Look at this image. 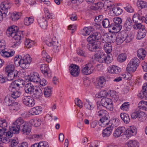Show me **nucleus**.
Instances as JSON below:
<instances>
[{"instance_id": "72a5a7b5", "label": "nucleus", "mask_w": 147, "mask_h": 147, "mask_svg": "<svg viewBox=\"0 0 147 147\" xmlns=\"http://www.w3.org/2000/svg\"><path fill=\"white\" fill-rule=\"evenodd\" d=\"M100 40L101 42L105 44L110 43L109 36L107 34H105L100 38Z\"/></svg>"}, {"instance_id": "a19ab883", "label": "nucleus", "mask_w": 147, "mask_h": 147, "mask_svg": "<svg viewBox=\"0 0 147 147\" xmlns=\"http://www.w3.org/2000/svg\"><path fill=\"white\" fill-rule=\"evenodd\" d=\"M102 26L105 28H111V24H110L109 20L108 18H105L102 22Z\"/></svg>"}, {"instance_id": "423d86ee", "label": "nucleus", "mask_w": 147, "mask_h": 147, "mask_svg": "<svg viewBox=\"0 0 147 147\" xmlns=\"http://www.w3.org/2000/svg\"><path fill=\"white\" fill-rule=\"evenodd\" d=\"M11 133L9 131L6 132L0 129V141L3 143H8L11 137Z\"/></svg>"}, {"instance_id": "79ce46f5", "label": "nucleus", "mask_w": 147, "mask_h": 147, "mask_svg": "<svg viewBox=\"0 0 147 147\" xmlns=\"http://www.w3.org/2000/svg\"><path fill=\"white\" fill-rule=\"evenodd\" d=\"M112 11L116 16H117L121 14L123 12L121 8L118 7H115L112 8Z\"/></svg>"}, {"instance_id": "8fccbe9b", "label": "nucleus", "mask_w": 147, "mask_h": 147, "mask_svg": "<svg viewBox=\"0 0 147 147\" xmlns=\"http://www.w3.org/2000/svg\"><path fill=\"white\" fill-rule=\"evenodd\" d=\"M16 125H17L18 126L21 127V126L25 123L24 120L21 117H19L14 122H13Z\"/></svg>"}, {"instance_id": "bf43d9fd", "label": "nucleus", "mask_w": 147, "mask_h": 147, "mask_svg": "<svg viewBox=\"0 0 147 147\" xmlns=\"http://www.w3.org/2000/svg\"><path fill=\"white\" fill-rule=\"evenodd\" d=\"M9 139L10 140L9 142H10L9 147H16L17 146L18 144V140L14 139L11 140L10 139Z\"/></svg>"}, {"instance_id": "f03ea898", "label": "nucleus", "mask_w": 147, "mask_h": 147, "mask_svg": "<svg viewBox=\"0 0 147 147\" xmlns=\"http://www.w3.org/2000/svg\"><path fill=\"white\" fill-rule=\"evenodd\" d=\"M126 129L124 127H119L115 130L113 134V136L115 138L120 136L122 134L125 133L129 137L135 135L137 133V130L134 127H130Z\"/></svg>"}, {"instance_id": "bb28decb", "label": "nucleus", "mask_w": 147, "mask_h": 147, "mask_svg": "<svg viewBox=\"0 0 147 147\" xmlns=\"http://www.w3.org/2000/svg\"><path fill=\"white\" fill-rule=\"evenodd\" d=\"M109 72L111 74H118L121 71V68L117 66L113 65L109 67Z\"/></svg>"}, {"instance_id": "052dcab7", "label": "nucleus", "mask_w": 147, "mask_h": 147, "mask_svg": "<svg viewBox=\"0 0 147 147\" xmlns=\"http://www.w3.org/2000/svg\"><path fill=\"white\" fill-rule=\"evenodd\" d=\"M24 43L26 47L29 48L32 46V45L33 44V42L32 40L29 39H26V41H25Z\"/></svg>"}, {"instance_id": "4d7b16f0", "label": "nucleus", "mask_w": 147, "mask_h": 147, "mask_svg": "<svg viewBox=\"0 0 147 147\" xmlns=\"http://www.w3.org/2000/svg\"><path fill=\"white\" fill-rule=\"evenodd\" d=\"M11 106V108L12 110L17 111L19 109V105L17 102H13Z\"/></svg>"}, {"instance_id": "2f4dec72", "label": "nucleus", "mask_w": 147, "mask_h": 147, "mask_svg": "<svg viewBox=\"0 0 147 147\" xmlns=\"http://www.w3.org/2000/svg\"><path fill=\"white\" fill-rule=\"evenodd\" d=\"M14 99L12 96L7 95L4 99L5 103L7 106H11L14 102Z\"/></svg>"}, {"instance_id": "c9c22d12", "label": "nucleus", "mask_w": 147, "mask_h": 147, "mask_svg": "<svg viewBox=\"0 0 147 147\" xmlns=\"http://www.w3.org/2000/svg\"><path fill=\"white\" fill-rule=\"evenodd\" d=\"M146 31L145 29L139 30L137 35L136 38L140 40L144 38L146 36Z\"/></svg>"}, {"instance_id": "473e14b6", "label": "nucleus", "mask_w": 147, "mask_h": 147, "mask_svg": "<svg viewBox=\"0 0 147 147\" xmlns=\"http://www.w3.org/2000/svg\"><path fill=\"white\" fill-rule=\"evenodd\" d=\"M121 24L113 23L111 24V28L113 30H115L116 32H119L122 28Z\"/></svg>"}, {"instance_id": "c03bdc74", "label": "nucleus", "mask_w": 147, "mask_h": 147, "mask_svg": "<svg viewBox=\"0 0 147 147\" xmlns=\"http://www.w3.org/2000/svg\"><path fill=\"white\" fill-rule=\"evenodd\" d=\"M30 124L35 127H38L40 126L41 123V120L40 119L34 120L32 119L30 121Z\"/></svg>"}, {"instance_id": "4c0bfd02", "label": "nucleus", "mask_w": 147, "mask_h": 147, "mask_svg": "<svg viewBox=\"0 0 147 147\" xmlns=\"http://www.w3.org/2000/svg\"><path fill=\"white\" fill-rule=\"evenodd\" d=\"M120 117L125 123L127 124L129 122L130 118L127 114L125 113H121L120 114Z\"/></svg>"}, {"instance_id": "09e8293b", "label": "nucleus", "mask_w": 147, "mask_h": 147, "mask_svg": "<svg viewBox=\"0 0 147 147\" xmlns=\"http://www.w3.org/2000/svg\"><path fill=\"white\" fill-rule=\"evenodd\" d=\"M7 123L5 120H0V127L2 129V130L5 131L6 130V128L7 127Z\"/></svg>"}, {"instance_id": "ea45409f", "label": "nucleus", "mask_w": 147, "mask_h": 147, "mask_svg": "<svg viewBox=\"0 0 147 147\" xmlns=\"http://www.w3.org/2000/svg\"><path fill=\"white\" fill-rule=\"evenodd\" d=\"M133 21L135 24L138 23H141L142 20L141 18V17L137 14H134L133 16Z\"/></svg>"}, {"instance_id": "9d476101", "label": "nucleus", "mask_w": 147, "mask_h": 147, "mask_svg": "<svg viewBox=\"0 0 147 147\" xmlns=\"http://www.w3.org/2000/svg\"><path fill=\"white\" fill-rule=\"evenodd\" d=\"M100 45V42L96 41L91 43H88L87 48L91 51H96L99 49Z\"/></svg>"}, {"instance_id": "6e6d98bb", "label": "nucleus", "mask_w": 147, "mask_h": 147, "mask_svg": "<svg viewBox=\"0 0 147 147\" xmlns=\"http://www.w3.org/2000/svg\"><path fill=\"white\" fill-rule=\"evenodd\" d=\"M82 32L83 35L87 36L89 35L91 31L87 28H85L82 30Z\"/></svg>"}, {"instance_id": "6e6552de", "label": "nucleus", "mask_w": 147, "mask_h": 147, "mask_svg": "<svg viewBox=\"0 0 147 147\" xmlns=\"http://www.w3.org/2000/svg\"><path fill=\"white\" fill-rule=\"evenodd\" d=\"M94 69L92 62H90L82 67L81 71L84 74L88 75L93 72Z\"/></svg>"}, {"instance_id": "f3484780", "label": "nucleus", "mask_w": 147, "mask_h": 147, "mask_svg": "<svg viewBox=\"0 0 147 147\" xmlns=\"http://www.w3.org/2000/svg\"><path fill=\"white\" fill-rule=\"evenodd\" d=\"M100 34L97 32L93 33V34L90 35L87 38V40L85 41V43L87 44L88 43V42L93 41L94 42L95 41H98V40L100 38Z\"/></svg>"}, {"instance_id": "5fc2aeb1", "label": "nucleus", "mask_w": 147, "mask_h": 147, "mask_svg": "<svg viewBox=\"0 0 147 147\" xmlns=\"http://www.w3.org/2000/svg\"><path fill=\"white\" fill-rule=\"evenodd\" d=\"M21 94V92L20 91L18 90H16L15 92H13L11 94V96L14 99L16 98L19 97Z\"/></svg>"}, {"instance_id": "5701e85b", "label": "nucleus", "mask_w": 147, "mask_h": 147, "mask_svg": "<svg viewBox=\"0 0 147 147\" xmlns=\"http://www.w3.org/2000/svg\"><path fill=\"white\" fill-rule=\"evenodd\" d=\"M20 127L18 126L13 123L11 126L10 127L9 131L11 133V137L13 136V134H17L19 132Z\"/></svg>"}, {"instance_id": "a18cd8bd", "label": "nucleus", "mask_w": 147, "mask_h": 147, "mask_svg": "<svg viewBox=\"0 0 147 147\" xmlns=\"http://www.w3.org/2000/svg\"><path fill=\"white\" fill-rule=\"evenodd\" d=\"M29 113L32 115L39 114L40 113V111L38 107H36L32 108L30 110Z\"/></svg>"}, {"instance_id": "2eb2a0df", "label": "nucleus", "mask_w": 147, "mask_h": 147, "mask_svg": "<svg viewBox=\"0 0 147 147\" xmlns=\"http://www.w3.org/2000/svg\"><path fill=\"white\" fill-rule=\"evenodd\" d=\"M94 57L96 60L100 63H104L105 61V54L99 51L95 54Z\"/></svg>"}, {"instance_id": "7ed1b4c3", "label": "nucleus", "mask_w": 147, "mask_h": 147, "mask_svg": "<svg viewBox=\"0 0 147 147\" xmlns=\"http://www.w3.org/2000/svg\"><path fill=\"white\" fill-rule=\"evenodd\" d=\"M100 103H97L98 108H101L100 107L102 106L111 111H112L113 110V102L111 99L105 97L102 98L100 101Z\"/></svg>"}, {"instance_id": "6ab92c4d", "label": "nucleus", "mask_w": 147, "mask_h": 147, "mask_svg": "<svg viewBox=\"0 0 147 147\" xmlns=\"http://www.w3.org/2000/svg\"><path fill=\"white\" fill-rule=\"evenodd\" d=\"M110 119L109 115H106V116L103 117L101 118L99 121V124L102 127H105L106 125L109 124Z\"/></svg>"}, {"instance_id": "603ef678", "label": "nucleus", "mask_w": 147, "mask_h": 147, "mask_svg": "<svg viewBox=\"0 0 147 147\" xmlns=\"http://www.w3.org/2000/svg\"><path fill=\"white\" fill-rule=\"evenodd\" d=\"M18 13L13 12L11 16V18L13 21H16L17 20L20 18V16L21 15V13L20 15L18 14Z\"/></svg>"}, {"instance_id": "49530a36", "label": "nucleus", "mask_w": 147, "mask_h": 147, "mask_svg": "<svg viewBox=\"0 0 147 147\" xmlns=\"http://www.w3.org/2000/svg\"><path fill=\"white\" fill-rule=\"evenodd\" d=\"M100 110L97 112L98 115L100 118H102L106 116V115H108V112L104 110H100V108H98Z\"/></svg>"}, {"instance_id": "412c9836", "label": "nucleus", "mask_w": 147, "mask_h": 147, "mask_svg": "<svg viewBox=\"0 0 147 147\" xmlns=\"http://www.w3.org/2000/svg\"><path fill=\"white\" fill-rule=\"evenodd\" d=\"M24 90L25 92L27 94H32L35 89L33 85L30 83H26L24 86Z\"/></svg>"}, {"instance_id": "a878e982", "label": "nucleus", "mask_w": 147, "mask_h": 147, "mask_svg": "<svg viewBox=\"0 0 147 147\" xmlns=\"http://www.w3.org/2000/svg\"><path fill=\"white\" fill-rule=\"evenodd\" d=\"M15 52L14 51H11L10 52H7L5 51V49H1L0 51V54L3 57L8 58L14 55Z\"/></svg>"}, {"instance_id": "a211bd4d", "label": "nucleus", "mask_w": 147, "mask_h": 147, "mask_svg": "<svg viewBox=\"0 0 147 147\" xmlns=\"http://www.w3.org/2000/svg\"><path fill=\"white\" fill-rule=\"evenodd\" d=\"M40 68L45 76L50 77L51 76V71L47 65L45 64L42 65H40Z\"/></svg>"}, {"instance_id": "cd10ccee", "label": "nucleus", "mask_w": 147, "mask_h": 147, "mask_svg": "<svg viewBox=\"0 0 147 147\" xmlns=\"http://www.w3.org/2000/svg\"><path fill=\"white\" fill-rule=\"evenodd\" d=\"M16 70L15 66L12 63L8 62L6 64L5 67V71L6 73Z\"/></svg>"}, {"instance_id": "58836bf2", "label": "nucleus", "mask_w": 147, "mask_h": 147, "mask_svg": "<svg viewBox=\"0 0 147 147\" xmlns=\"http://www.w3.org/2000/svg\"><path fill=\"white\" fill-rule=\"evenodd\" d=\"M104 49L107 54L111 53L112 51V47L111 44L109 43L105 44L104 45Z\"/></svg>"}, {"instance_id": "13d9d810", "label": "nucleus", "mask_w": 147, "mask_h": 147, "mask_svg": "<svg viewBox=\"0 0 147 147\" xmlns=\"http://www.w3.org/2000/svg\"><path fill=\"white\" fill-rule=\"evenodd\" d=\"M16 87V86L14 83V82H13L11 84L9 87L8 89L10 91L13 93L16 90V89H18Z\"/></svg>"}, {"instance_id": "ddd939ff", "label": "nucleus", "mask_w": 147, "mask_h": 147, "mask_svg": "<svg viewBox=\"0 0 147 147\" xmlns=\"http://www.w3.org/2000/svg\"><path fill=\"white\" fill-rule=\"evenodd\" d=\"M69 70L71 74L73 76H78L79 74V67L78 65L71 64L69 67Z\"/></svg>"}, {"instance_id": "f8f14e48", "label": "nucleus", "mask_w": 147, "mask_h": 147, "mask_svg": "<svg viewBox=\"0 0 147 147\" xmlns=\"http://www.w3.org/2000/svg\"><path fill=\"white\" fill-rule=\"evenodd\" d=\"M11 6L10 3L8 1H5L1 3L0 7L1 11L6 17L7 12L8 9H10Z\"/></svg>"}, {"instance_id": "e433bc0d", "label": "nucleus", "mask_w": 147, "mask_h": 147, "mask_svg": "<svg viewBox=\"0 0 147 147\" xmlns=\"http://www.w3.org/2000/svg\"><path fill=\"white\" fill-rule=\"evenodd\" d=\"M38 22L39 25L42 28L44 29L46 28L47 26V21L44 17H43Z\"/></svg>"}, {"instance_id": "774afa93", "label": "nucleus", "mask_w": 147, "mask_h": 147, "mask_svg": "<svg viewBox=\"0 0 147 147\" xmlns=\"http://www.w3.org/2000/svg\"><path fill=\"white\" fill-rule=\"evenodd\" d=\"M140 7L142 8H147V3L142 1H139Z\"/></svg>"}, {"instance_id": "7c9ffc66", "label": "nucleus", "mask_w": 147, "mask_h": 147, "mask_svg": "<svg viewBox=\"0 0 147 147\" xmlns=\"http://www.w3.org/2000/svg\"><path fill=\"white\" fill-rule=\"evenodd\" d=\"M146 51L143 49H140L137 51L138 57L140 60H142L146 55Z\"/></svg>"}, {"instance_id": "4468645a", "label": "nucleus", "mask_w": 147, "mask_h": 147, "mask_svg": "<svg viewBox=\"0 0 147 147\" xmlns=\"http://www.w3.org/2000/svg\"><path fill=\"white\" fill-rule=\"evenodd\" d=\"M20 129L23 132V134L25 135H28L31 130V127L30 123L25 122V123L21 126Z\"/></svg>"}, {"instance_id": "680f3d73", "label": "nucleus", "mask_w": 147, "mask_h": 147, "mask_svg": "<svg viewBox=\"0 0 147 147\" xmlns=\"http://www.w3.org/2000/svg\"><path fill=\"white\" fill-rule=\"evenodd\" d=\"M22 57L21 56H17L14 58V61L15 64L18 63L19 65L21 67V61Z\"/></svg>"}, {"instance_id": "e2e57ef3", "label": "nucleus", "mask_w": 147, "mask_h": 147, "mask_svg": "<svg viewBox=\"0 0 147 147\" xmlns=\"http://www.w3.org/2000/svg\"><path fill=\"white\" fill-rule=\"evenodd\" d=\"M129 105L128 102H125L121 106L120 109L121 110L126 111L128 109Z\"/></svg>"}, {"instance_id": "864d4df0", "label": "nucleus", "mask_w": 147, "mask_h": 147, "mask_svg": "<svg viewBox=\"0 0 147 147\" xmlns=\"http://www.w3.org/2000/svg\"><path fill=\"white\" fill-rule=\"evenodd\" d=\"M112 55L111 53L105 54V61L104 63H110L112 60Z\"/></svg>"}, {"instance_id": "f704fd0d", "label": "nucleus", "mask_w": 147, "mask_h": 147, "mask_svg": "<svg viewBox=\"0 0 147 147\" xmlns=\"http://www.w3.org/2000/svg\"><path fill=\"white\" fill-rule=\"evenodd\" d=\"M14 82L16 86L18 88L22 87V86H25V84L27 83L22 79H19L16 80Z\"/></svg>"}, {"instance_id": "b1692460", "label": "nucleus", "mask_w": 147, "mask_h": 147, "mask_svg": "<svg viewBox=\"0 0 147 147\" xmlns=\"http://www.w3.org/2000/svg\"><path fill=\"white\" fill-rule=\"evenodd\" d=\"M133 24L132 21L131 19L129 18H128L124 23L123 27H124L126 30L129 31L132 28Z\"/></svg>"}, {"instance_id": "c756f323", "label": "nucleus", "mask_w": 147, "mask_h": 147, "mask_svg": "<svg viewBox=\"0 0 147 147\" xmlns=\"http://www.w3.org/2000/svg\"><path fill=\"white\" fill-rule=\"evenodd\" d=\"M126 147H139V142L135 140H132L128 141L125 144Z\"/></svg>"}, {"instance_id": "9b49d317", "label": "nucleus", "mask_w": 147, "mask_h": 147, "mask_svg": "<svg viewBox=\"0 0 147 147\" xmlns=\"http://www.w3.org/2000/svg\"><path fill=\"white\" fill-rule=\"evenodd\" d=\"M32 61L31 58L28 54L24 56L23 59H22L21 62V67L23 69H25L28 67V65Z\"/></svg>"}, {"instance_id": "37998d69", "label": "nucleus", "mask_w": 147, "mask_h": 147, "mask_svg": "<svg viewBox=\"0 0 147 147\" xmlns=\"http://www.w3.org/2000/svg\"><path fill=\"white\" fill-rule=\"evenodd\" d=\"M44 94L46 97H49L51 93V88L49 87H46L44 88Z\"/></svg>"}, {"instance_id": "338daca9", "label": "nucleus", "mask_w": 147, "mask_h": 147, "mask_svg": "<svg viewBox=\"0 0 147 147\" xmlns=\"http://www.w3.org/2000/svg\"><path fill=\"white\" fill-rule=\"evenodd\" d=\"M124 8L126 11L129 13H132L134 11V10L132 7L129 4L124 7Z\"/></svg>"}, {"instance_id": "393cba45", "label": "nucleus", "mask_w": 147, "mask_h": 147, "mask_svg": "<svg viewBox=\"0 0 147 147\" xmlns=\"http://www.w3.org/2000/svg\"><path fill=\"white\" fill-rule=\"evenodd\" d=\"M42 92L40 88H35L32 96L35 99L40 98L42 95Z\"/></svg>"}, {"instance_id": "dca6fc26", "label": "nucleus", "mask_w": 147, "mask_h": 147, "mask_svg": "<svg viewBox=\"0 0 147 147\" xmlns=\"http://www.w3.org/2000/svg\"><path fill=\"white\" fill-rule=\"evenodd\" d=\"M105 77L103 76L99 77L97 79L95 83V86L98 89L102 88L105 84Z\"/></svg>"}, {"instance_id": "4be33fe9", "label": "nucleus", "mask_w": 147, "mask_h": 147, "mask_svg": "<svg viewBox=\"0 0 147 147\" xmlns=\"http://www.w3.org/2000/svg\"><path fill=\"white\" fill-rule=\"evenodd\" d=\"M7 74V79L8 80H12L14 79H16L19 77L18 72L17 70L6 73Z\"/></svg>"}, {"instance_id": "de8ad7c7", "label": "nucleus", "mask_w": 147, "mask_h": 147, "mask_svg": "<svg viewBox=\"0 0 147 147\" xmlns=\"http://www.w3.org/2000/svg\"><path fill=\"white\" fill-rule=\"evenodd\" d=\"M34 21V19L32 17H30L29 18H26L24 21V24L27 26H29L32 24Z\"/></svg>"}, {"instance_id": "0e129e2a", "label": "nucleus", "mask_w": 147, "mask_h": 147, "mask_svg": "<svg viewBox=\"0 0 147 147\" xmlns=\"http://www.w3.org/2000/svg\"><path fill=\"white\" fill-rule=\"evenodd\" d=\"M138 96L140 99H143L147 97V93L143 91L141 92L138 94Z\"/></svg>"}, {"instance_id": "69168bd1", "label": "nucleus", "mask_w": 147, "mask_h": 147, "mask_svg": "<svg viewBox=\"0 0 147 147\" xmlns=\"http://www.w3.org/2000/svg\"><path fill=\"white\" fill-rule=\"evenodd\" d=\"M127 34L125 32H123L121 33H119L118 36L120 37L121 38L123 39V40H125L127 37Z\"/></svg>"}, {"instance_id": "39448f33", "label": "nucleus", "mask_w": 147, "mask_h": 147, "mask_svg": "<svg viewBox=\"0 0 147 147\" xmlns=\"http://www.w3.org/2000/svg\"><path fill=\"white\" fill-rule=\"evenodd\" d=\"M46 43L49 47L53 46V50L55 53L58 52L61 48V43L58 41H53L51 38H49L46 41Z\"/></svg>"}, {"instance_id": "0eeeda50", "label": "nucleus", "mask_w": 147, "mask_h": 147, "mask_svg": "<svg viewBox=\"0 0 147 147\" xmlns=\"http://www.w3.org/2000/svg\"><path fill=\"white\" fill-rule=\"evenodd\" d=\"M146 114L144 112L138 111L132 113L131 115V117L133 119L137 118L139 121L143 122L146 118Z\"/></svg>"}, {"instance_id": "1a4fd4ad", "label": "nucleus", "mask_w": 147, "mask_h": 147, "mask_svg": "<svg viewBox=\"0 0 147 147\" xmlns=\"http://www.w3.org/2000/svg\"><path fill=\"white\" fill-rule=\"evenodd\" d=\"M22 101L25 105L29 107L34 106L35 103L34 99L29 96H24Z\"/></svg>"}, {"instance_id": "aec40b11", "label": "nucleus", "mask_w": 147, "mask_h": 147, "mask_svg": "<svg viewBox=\"0 0 147 147\" xmlns=\"http://www.w3.org/2000/svg\"><path fill=\"white\" fill-rule=\"evenodd\" d=\"M109 126L104 129L102 132V135L103 137L107 138L109 137L111 134L113 129V126L111 123Z\"/></svg>"}, {"instance_id": "f257e3e1", "label": "nucleus", "mask_w": 147, "mask_h": 147, "mask_svg": "<svg viewBox=\"0 0 147 147\" xmlns=\"http://www.w3.org/2000/svg\"><path fill=\"white\" fill-rule=\"evenodd\" d=\"M18 28L17 26H12L9 27L6 31L8 36H11L16 40V43L14 44L15 47L18 46L21 42V39L23 37V31H18Z\"/></svg>"}, {"instance_id": "20e7f679", "label": "nucleus", "mask_w": 147, "mask_h": 147, "mask_svg": "<svg viewBox=\"0 0 147 147\" xmlns=\"http://www.w3.org/2000/svg\"><path fill=\"white\" fill-rule=\"evenodd\" d=\"M140 61L138 59L134 57L129 62L127 67V70L129 72H135L138 66Z\"/></svg>"}, {"instance_id": "3c124183", "label": "nucleus", "mask_w": 147, "mask_h": 147, "mask_svg": "<svg viewBox=\"0 0 147 147\" xmlns=\"http://www.w3.org/2000/svg\"><path fill=\"white\" fill-rule=\"evenodd\" d=\"M127 57L126 54L125 53H122L119 55L117 57V60L120 62L125 61Z\"/></svg>"}, {"instance_id": "c85d7f7f", "label": "nucleus", "mask_w": 147, "mask_h": 147, "mask_svg": "<svg viewBox=\"0 0 147 147\" xmlns=\"http://www.w3.org/2000/svg\"><path fill=\"white\" fill-rule=\"evenodd\" d=\"M31 82H38L40 80L39 74L36 72H34L32 74L30 78Z\"/></svg>"}]
</instances>
